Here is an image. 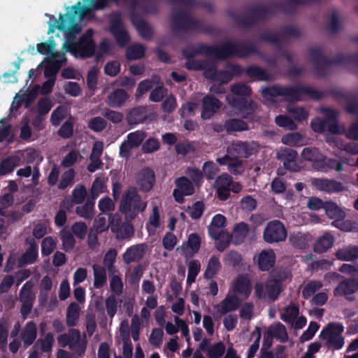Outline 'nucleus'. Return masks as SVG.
<instances>
[{"mask_svg": "<svg viewBox=\"0 0 358 358\" xmlns=\"http://www.w3.org/2000/svg\"><path fill=\"white\" fill-rule=\"evenodd\" d=\"M171 29L173 35L179 32L199 31L210 33V27L206 25L201 20L194 18L185 10L173 12L170 18Z\"/></svg>", "mask_w": 358, "mask_h": 358, "instance_id": "7ed1b4c3", "label": "nucleus"}, {"mask_svg": "<svg viewBox=\"0 0 358 358\" xmlns=\"http://www.w3.org/2000/svg\"><path fill=\"white\" fill-rule=\"evenodd\" d=\"M128 92L122 88L114 90L107 96V104L114 108L122 107L129 100Z\"/></svg>", "mask_w": 358, "mask_h": 358, "instance_id": "393cba45", "label": "nucleus"}, {"mask_svg": "<svg viewBox=\"0 0 358 358\" xmlns=\"http://www.w3.org/2000/svg\"><path fill=\"white\" fill-rule=\"evenodd\" d=\"M87 196V189L83 185H77L72 191V202L76 204L83 203Z\"/></svg>", "mask_w": 358, "mask_h": 358, "instance_id": "69168bd1", "label": "nucleus"}, {"mask_svg": "<svg viewBox=\"0 0 358 358\" xmlns=\"http://www.w3.org/2000/svg\"><path fill=\"white\" fill-rule=\"evenodd\" d=\"M94 273L93 285L95 289L102 288L107 282L106 269L99 264H94L92 266Z\"/></svg>", "mask_w": 358, "mask_h": 358, "instance_id": "e433bc0d", "label": "nucleus"}, {"mask_svg": "<svg viewBox=\"0 0 358 358\" xmlns=\"http://www.w3.org/2000/svg\"><path fill=\"white\" fill-rule=\"evenodd\" d=\"M126 220L120 225L119 230L114 232L117 239H127L134 236V229L131 220Z\"/></svg>", "mask_w": 358, "mask_h": 358, "instance_id": "864d4df0", "label": "nucleus"}, {"mask_svg": "<svg viewBox=\"0 0 358 358\" xmlns=\"http://www.w3.org/2000/svg\"><path fill=\"white\" fill-rule=\"evenodd\" d=\"M251 280L248 275H238L233 285V291L248 299L251 294Z\"/></svg>", "mask_w": 358, "mask_h": 358, "instance_id": "a878e982", "label": "nucleus"}, {"mask_svg": "<svg viewBox=\"0 0 358 358\" xmlns=\"http://www.w3.org/2000/svg\"><path fill=\"white\" fill-rule=\"evenodd\" d=\"M219 45V59L227 60L232 57L246 58L251 55H257L259 50L252 41L235 43L231 41H224Z\"/></svg>", "mask_w": 358, "mask_h": 358, "instance_id": "39448f33", "label": "nucleus"}, {"mask_svg": "<svg viewBox=\"0 0 358 358\" xmlns=\"http://www.w3.org/2000/svg\"><path fill=\"white\" fill-rule=\"evenodd\" d=\"M357 283L355 278H345L339 282L334 290L335 296H345L349 301H353L355 297L352 295L357 291Z\"/></svg>", "mask_w": 358, "mask_h": 358, "instance_id": "dca6fc26", "label": "nucleus"}, {"mask_svg": "<svg viewBox=\"0 0 358 358\" xmlns=\"http://www.w3.org/2000/svg\"><path fill=\"white\" fill-rule=\"evenodd\" d=\"M343 326L340 323H329L323 328L320 334V338L325 341V345L328 350H338L344 345V337L342 333Z\"/></svg>", "mask_w": 358, "mask_h": 358, "instance_id": "6e6552de", "label": "nucleus"}, {"mask_svg": "<svg viewBox=\"0 0 358 358\" xmlns=\"http://www.w3.org/2000/svg\"><path fill=\"white\" fill-rule=\"evenodd\" d=\"M80 310V306L76 302H72L69 305L66 316V322L68 327H73L77 325Z\"/></svg>", "mask_w": 358, "mask_h": 358, "instance_id": "a19ab883", "label": "nucleus"}, {"mask_svg": "<svg viewBox=\"0 0 358 358\" xmlns=\"http://www.w3.org/2000/svg\"><path fill=\"white\" fill-rule=\"evenodd\" d=\"M275 259V254L273 250H264L257 255V259L254 258V260L257 262L260 271H268L274 266Z\"/></svg>", "mask_w": 358, "mask_h": 358, "instance_id": "5701e85b", "label": "nucleus"}, {"mask_svg": "<svg viewBox=\"0 0 358 358\" xmlns=\"http://www.w3.org/2000/svg\"><path fill=\"white\" fill-rule=\"evenodd\" d=\"M303 95H306L314 100H320L323 98L324 93L311 87L301 85L282 86V96L288 102H298Z\"/></svg>", "mask_w": 358, "mask_h": 358, "instance_id": "1a4fd4ad", "label": "nucleus"}, {"mask_svg": "<svg viewBox=\"0 0 358 358\" xmlns=\"http://www.w3.org/2000/svg\"><path fill=\"white\" fill-rule=\"evenodd\" d=\"M59 236L62 242V249L65 252L71 251L76 243V239L73 234L69 230L63 229L59 233Z\"/></svg>", "mask_w": 358, "mask_h": 358, "instance_id": "603ef678", "label": "nucleus"}, {"mask_svg": "<svg viewBox=\"0 0 358 358\" xmlns=\"http://www.w3.org/2000/svg\"><path fill=\"white\" fill-rule=\"evenodd\" d=\"M264 338L266 341H269L268 347H271L273 338H276L282 343L286 342L288 335L285 325L280 322L270 325L264 334Z\"/></svg>", "mask_w": 358, "mask_h": 358, "instance_id": "aec40b11", "label": "nucleus"}, {"mask_svg": "<svg viewBox=\"0 0 358 358\" xmlns=\"http://www.w3.org/2000/svg\"><path fill=\"white\" fill-rule=\"evenodd\" d=\"M94 203L93 199H87L83 206L76 207V213L86 220H92L94 217Z\"/></svg>", "mask_w": 358, "mask_h": 358, "instance_id": "49530a36", "label": "nucleus"}, {"mask_svg": "<svg viewBox=\"0 0 358 358\" xmlns=\"http://www.w3.org/2000/svg\"><path fill=\"white\" fill-rule=\"evenodd\" d=\"M336 257L341 261H355L358 259V246H347L336 251Z\"/></svg>", "mask_w": 358, "mask_h": 358, "instance_id": "58836bf2", "label": "nucleus"}, {"mask_svg": "<svg viewBox=\"0 0 358 358\" xmlns=\"http://www.w3.org/2000/svg\"><path fill=\"white\" fill-rule=\"evenodd\" d=\"M94 31L88 29L78 41L69 42L66 47L76 58H90L95 53L96 44L93 39Z\"/></svg>", "mask_w": 358, "mask_h": 358, "instance_id": "423d86ee", "label": "nucleus"}, {"mask_svg": "<svg viewBox=\"0 0 358 358\" xmlns=\"http://www.w3.org/2000/svg\"><path fill=\"white\" fill-rule=\"evenodd\" d=\"M55 42L53 39H50L48 41L40 43L36 45L37 52L41 55H49L52 57H62L63 60H65L64 54L60 55L58 52H55Z\"/></svg>", "mask_w": 358, "mask_h": 358, "instance_id": "4c0bfd02", "label": "nucleus"}, {"mask_svg": "<svg viewBox=\"0 0 358 358\" xmlns=\"http://www.w3.org/2000/svg\"><path fill=\"white\" fill-rule=\"evenodd\" d=\"M229 104L237 110L243 118L249 117L256 109L254 101L248 97L227 96Z\"/></svg>", "mask_w": 358, "mask_h": 358, "instance_id": "ddd939ff", "label": "nucleus"}, {"mask_svg": "<svg viewBox=\"0 0 358 358\" xmlns=\"http://www.w3.org/2000/svg\"><path fill=\"white\" fill-rule=\"evenodd\" d=\"M334 243V237L329 233H325L317 238L313 250L317 253H323L331 248Z\"/></svg>", "mask_w": 358, "mask_h": 358, "instance_id": "f704fd0d", "label": "nucleus"}, {"mask_svg": "<svg viewBox=\"0 0 358 358\" xmlns=\"http://www.w3.org/2000/svg\"><path fill=\"white\" fill-rule=\"evenodd\" d=\"M332 94L345 99L347 101L345 106V111L348 113L358 116V99L355 97H348L340 90H334Z\"/></svg>", "mask_w": 358, "mask_h": 358, "instance_id": "c03bdc74", "label": "nucleus"}, {"mask_svg": "<svg viewBox=\"0 0 358 358\" xmlns=\"http://www.w3.org/2000/svg\"><path fill=\"white\" fill-rule=\"evenodd\" d=\"M305 5L306 0H283L271 2L268 6L252 5L248 8L245 15L231 12L229 15L238 26L249 29L258 22L268 20L277 12L292 15L296 11L298 6Z\"/></svg>", "mask_w": 358, "mask_h": 358, "instance_id": "f257e3e1", "label": "nucleus"}, {"mask_svg": "<svg viewBox=\"0 0 358 358\" xmlns=\"http://www.w3.org/2000/svg\"><path fill=\"white\" fill-rule=\"evenodd\" d=\"M159 78L157 76L153 75L150 79H145L141 81L136 91L135 96L136 99L141 98L147 92L152 89L153 85L159 83Z\"/></svg>", "mask_w": 358, "mask_h": 358, "instance_id": "79ce46f5", "label": "nucleus"}, {"mask_svg": "<svg viewBox=\"0 0 358 358\" xmlns=\"http://www.w3.org/2000/svg\"><path fill=\"white\" fill-rule=\"evenodd\" d=\"M282 292V280L280 278L270 276L264 285L262 282H257L255 285V296L259 300H267L273 303L278 300Z\"/></svg>", "mask_w": 358, "mask_h": 358, "instance_id": "0eeeda50", "label": "nucleus"}, {"mask_svg": "<svg viewBox=\"0 0 358 358\" xmlns=\"http://www.w3.org/2000/svg\"><path fill=\"white\" fill-rule=\"evenodd\" d=\"M249 233V226L245 222H241L236 224L233 229L232 235L230 236L233 243L236 245H241L243 243L245 238Z\"/></svg>", "mask_w": 358, "mask_h": 358, "instance_id": "2f4dec72", "label": "nucleus"}, {"mask_svg": "<svg viewBox=\"0 0 358 358\" xmlns=\"http://www.w3.org/2000/svg\"><path fill=\"white\" fill-rule=\"evenodd\" d=\"M240 306L241 301L236 295L228 294L222 301L218 312L222 315H225L230 311L237 310Z\"/></svg>", "mask_w": 358, "mask_h": 358, "instance_id": "7c9ffc66", "label": "nucleus"}, {"mask_svg": "<svg viewBox=\"0 0 358 358\" xmlns=\"http://www.w3.org/2000/svg\"><path fill=\"white\" fill-rule=\"evenodd\" d=\"M147 248L146 243H139L128 248L122 255L123 261L127 264L139 262L143 258Z\"/></svg>", "mask_w": 358, "mask_h": 358, "instance_id": "4be33fe9", "label": "nucleus"}, {"mask_svg": "<svg viewBox=\"0 0 358 358\" xmlns=\"http://www.w3.org/2000/svg\"><path fill=\"white\" fill-rule=\"evenodd\" d=\"M131 21L137 29L139 35L145 40H150L154 36V30L150 24L136 13L131 16Z\"/></svg>", "mask_w": 358, "mask_h": 358, "instance_id": "b1692460", "label": "nucleus"}, {"mask_svg": "<svg viewBox=\"0 0 358 358\" xmlns=\"http://www.w3.org/2000/svg\"><path fill=\"white\" fill-rule=\"evenodd\" d=\"M322 287V283L320 281L313 280L308 282L302 290V296L305 299H308L317 291Z\"/></svg>", "mask_w": 358, "mask_h": 358, "instance_id": "0e129e2a", "label": "nucleus"}, {"mask_svg": "<svg viewBox=\"0 0 358 358\" xmlns=\"http://www.w3.org/2000/svg\"><path fill=\"white\" fill-rule=\"evenodd\" d=\"M95 229H91L89 231L87 236V242L90 248L94 250L98 245V234L106 231L108 227H104L103 225L99 227H94Z\"/></svg>", "mask_w": 358, "mask_h": 358, "instance_id": "13d9d810", "label": "nucleus"}, {"mask_svg": "<svg viewBox=\"0 0 358 358\" xmlns=\"http://www.w3.org/2000/svg\"><path fill=\"white\" fill-rule=\"evenodd\" d=\"M221 264L219 257L215 255L212 256L208 262V265L204 272V278L210 280L213 278L220 271Z\"/></svg>", "mask_w": 358, "mask_h": 358, "instance_id": "a18cd8bd", "label": "nucleus"}, {"mask_svg": "<svg viewBox=\"0 0 358 358\" xmlns=\"http://www.w3.org/2000/svg\"><path fill=\"white\" fill-rule=\"evenodd\" d=\"M282 142L285 145L291 146H301L303 145V137L298 132L290 133L282 136Z\"/></svg>", "mask_w": 358, "mask_h": 358, "instance_id": "338daca9", "label": "nucleus"}, {"mask_svg": "<svg viewBox=\"0 0 358 358\" xmlns=\"http://www.w3.org/2000/svg\"><path fill=\"white\" fill-rule=\"evenodd\" d=\"M353 41L358 43V36L354 37ZM308 53L319 78L324 77L327 68L331 65L355 64L358 66V54H338L331 59H327L322 49L318 47L310 48Z\"/></svg>", "mask_w": 358, "mask_h": 358, "instance_id": "f03ea898", "label": "nucleus"}, {"mask_svg": "<svg viewBox=\"0 0 358 358\" xmlns=\"http://www.w3.org/2000/svg\"><path fill=\"white\" fill-rule=\"evenodd\" d=\"M227 152L232 157L248 158L253 155L254 149L248 141H237L228 146Z\"/></svg>", "mask_w": 358, "mask_h": 358, "instance_id": "6ab92c4d", "label": "nucleus"}, {"mask_svg": "<svg viewBox=\"0 0 358 358\" xmlns=\"http://www.w3.org/2000/svg\"><path fill=\"white\" fill-rule=\"evenodd\" d=\"M56 58L57 57H52L47 60L44 69V76L45 78L54 77L59 71L62 66V61Z\"/></svg>", "mask_w": 358, "mask_h": 358, "instance_id": "5fc2aeb1", "label": "nucleus"}, {"mask_svg": "<svg viewBox=\"0 0 358 358\" xmlns=\"http://www.w3.org/2000/svg\"><path fill=\"white\" fill-rule=\"evenodd\" d=\"M176 188L173 191V196L176 202L182 203L185 196H191L194 193V186L192 182L185 176L176 179Z\"/></svg>", "mask_w": 358, "mask_h": 358, "instance_id": "2eb2a0df", "label": "nucleus"}, {"mask_svg": "<svg viewBox=\"0 0 358 358\" xmlns=\"http://www.w3.org/2000/svg\"><path fill=\"white\" fill-rule=\"evenodd\" d=\"M245 73L247 76L255 78L258 81H268L271 80V76L266 70L257 65H250L245 68Z\"/></svg>", "mask_w": 358, "mask_h": 358, "instance_id": "473e14b6", "label": "nucleus"}, {"mask_svg": "<svg viewBox=\"0 0 358 358\" xmlns=\"http://www.w3.org/2000/svg\"><path fill=\"white\" fill-rule=\"evenodd\" d=\"M231 92L236 96H240L239 97H249L252 94L251 87L243 83L232 85Z\"/></svg>", "mask_w": 358, "mask_h": 358, "instance_id": "052dcab7", "label": "nucleus"}, {"mask_svg": "<svg viewBox=\"0 0 358 358\" xmlns=\"http://www.w3.org/2000/svg\"><path fill=\"white\" fill-rule=\"evenodd\" d=\"M307 235L301 233H293L289 236V242L296 248L304 249L307 245Z\"/></svg>", "mask_w": 358, "mask_h": 358, "instance_id": "e2e57ef3", "label": "nucleus"}, {"mask_svg": "<svg viewBox=\"0 0 358 358\" xmlns=\"http://www.w3.org/2000/svg\"><path fill=\"white\" fill-rule=\"evenodd\" d=\"M155 182V175L153 170L149 167L144 168L139 176L138 185L145 192L151 190Z\"/></svg>", "mask_w": 358, "mask_h": 358, "instance_id": "bb28decb", "label": "nucleus"}, {"mask_svg": "<svg viewBox=\"0 0 358 358\" xmlns=\"http://www.w3.org/2000/svg\"><path fill=\"white\" fill-rule=\"evenodd\" d=\"M279 34L280 40L285 38H298L301 36V31L297 27L287 25L280 29Z\"/></svg>", "mask_w": 358, "mask_h": 358, "instance_id": "680f3d73", "label": "nucleus"}, {"mask_svg": "<svg viewBox=\"0 0 358 358\" xmlns=\"http://www.w3.org/2000/svg\"><path fill=\"white\" fill-rule=\"evenodd\" d=\"M209 232L211 236L217 241L215 243V247L218 251L223 252L227 248L229 247L231 239L229 234L224 233L223 231L217 233L215 229L213 228H210Z\"/></svg>", "mask_w": 358, "mask_h": 358, "instance_id": "72a5a7b5", "label": "nucleus"}, {"mask_svg": "<svg viewBox=\"0 0 358 358\" xmlns=\"http://www.w3.org/2000/svg\"><path fill=\"white\" fill-rule=\"evenodd\" d=\"M324 210L327 217L335 221L343 220L345 217V213L333 201H326Z\"/></svg>", "mask_w": 358, "mask_h": 358, "instance_id": "ea45409f", "label": "nucleus"}, {"mask_svg": "<svg viewBox=\"0 0 358 358\" xmlns=\"http://www.w3.org/2000/svg\"><path fill=\"white\" fill-rule=\"evenodd\" d=\"M110 31L120 48H124L130 39L119 17L112 20Z\"/></svg>", "mask_w": 358, "mask_h": 358, "instance_id": "f3484780", "label": "nucleus"}, {"mask_svg": "<svg viewBox=\"0 0 358 358\" xmlns=\"http://www.w3.org/2000/svg\"><path fill=\"white\" fill-rule=\"evenodd\" d=\"M225 352V345L223 342L219 341L208 347L206 356L208 358H222Z\"/></svg>", "mask_w": 358, "mask_h": 358, "instance_id": "6e6d98bb", "label": "nucleus"}, {"mask_svg": "<svg viewBox=\"0 0 358 358\" xmlns=\"http://www.w3.org/2000/svg\"><path fill=\"white\" fill-rule=\"evenodd\" d=\"M145 48L140 43H134L126 49L125 56L129 61L137 60L144 57Z\"/></svg>", "mask_w": 358, "mask_h": 358, "instance_id": "37998d69", "label": "nucleus"}, {"mask_svg": "<svg viewBox=\"0 0 358 358\" xmlns=\"http://www.w3.org/2000/svg\"><path fill=\"white\" fill-rule=\"evenodd\" d=\"M287 230L279 220H273L267 223L263 233L264 240L268 243L284 241L287 238Z\"/></svg>", "mask_w": 358, "mask_h": 358, "instance_id": "9d476101", "label": "nucleus"}, {"mask_svg": "<svg viewBox=\"0 0 358 358\" xmlns=\"http://www.w3.org/2000/svg\"><path fill=\"white\" fill-rule=\"evenodd\" d=\"M101 115L104 118L114 124H119L124 119V115L121 112L115 111L108 108H103L101 110Z\"/></svg>", "mask_w": 358, "mask_h": 358, "instance_id": "774afa93", "label": "nucleus"}, {"mask_svg": "<svg viewBox=\"0 0 358 358\" xmlns=\"http://www.w3.org/2000/svg\"><path fill=\"white\" fill-rule=\"evenodd\" d=\"M182 55L187 59H193L197 55L213 56L219 59V45H210L198 43L189 45L182 50Z\"/></svg>", "mask_w": 358, "mask_h": 358, "instance_id": "f8f14e48", "label": "nucleus"}, {"mask_svg": "<svg viewBox=\"0 0 358 358\" xmlns=\"http://www.w3.org/2000/svg\"><path fill=\"white\" fill-rule=\"evenodd\" d=\"M316 169L325 173L330 170H336L338 172H341L343 169V164L341 162L335 159L326 158L324 155L322 159H320V162Z\"/></svg>", "mask_w": 358, "mask_h": 358, "instance_id": "c9c22d12", "label": "nucleus"}, {"mask_svg": "<svg viewBox=\"0 0 358 358\" xmlns=\"http://www.w3.org/2000/svg\"><path fill=\"white\" fill-rule=\"evenodd\" d=\"M34 286V283L29 280L23 285L19 293L20 301L22 303L20 313L24 320L31 313L35 301L36 296L32 291Z\"/></svg>", "mask_w": 358, "mask_h": 358, "instance_id": "9b49d317", "label": "nucleus"}, {"mask_svg": "<svg viewBox=\"0 0 358 358\" xmlns=\"http://www.w3.org/2000/svg\"><path fill=\"white\" fill-rule=\"evenodd\" d=\"M146 207L147 203L142 201L136 188L134 187H129L124 192L120 203V210L127 220H134Z\"/></svg>", "mask_w": 358, "mask_h": 358, "instance_id": "20e7f679", "label": "nucleus"}, {"mask_svg": "<svg viewBox=\"0 0 358 358\" xmlns=\"http://www.w3.org/2000/svg\"><path fill=\"white\" fill-rule=\"evenodd\" d=\"M232 177L227 173H222L215 180L217 198L222 201H227L230 196V185Z\"/></svg>", "mask_w": 358, "mask_h": 358, "instance_id": "412c9836", "label": "nucleus"}, {"mask_svg": "<svg viewBox=\"0 0 358 358\" xmlns=\"http://www.w3.org/2000/svg\"><path fill=\"white\" fill-rule=\"evenodd\" d=\"M249 127L245 121L240 119H229L225 121V130L230 134L235 131L248 130Z\"/></svg>", "mask_w": 358, "mask_h": 358, "instance_id": "09e8293b", "label": "nucleus"}, {"mask_svg": "<svg viewBox=\"0 0 358 358\" xmlns=\"http://www.w3.org/2000/svg\"><path fill=\"white\" fill-rule=\"evenodd\" d=\"M20 158L17 156L8 157L0 163V176L11 173L19 165Z\"/></svg>", "mask_w": 358, "mask_h": 358, "instance_id": "de8ad7c7", "label": "nucleus"}, {"mask_svg": "<svg viewBox=\"0 0 358 358\" xmlns=\"http://www.w3.org/2000/svg\"><path fill=\"white\" fill-rule=\"evenodd\" d=\"M301 157L304 160L313 162L315 167L317 166L320 159H322L323 155L316 148H305L301 152Z\"/></svg>", "mask_w": 358, "mask_h": 358, "instance_id": "3c124183", "label": "nucleus"}, {"mask_svg": "<svg viewBox=\"0 0 358 358\" xmlns=\"http://www.w3.org/2000/svg\"><path fill=\"white\" fill-rule=\"evenodd\" d=\"M37 337L36 324L34 321L28 322L22 332L21 333V338L25 347H29L34 343Z\"/></svg>", "mask_w": 358, "mask_h": 358, "instance_id": "c756f323", "label": "nucleus"}, {"mask_svg": "<svg viewBox=\"0 0 358 358\" xmlns=\"http://www.w3.org/2000/svg\"><path fill=\"white\" fill-rule=\"evenodd\" d=\"M117 255V250L114 248L109 249L104 255L103 259V267L106 268L110 273L115 272L114 264Z\"/></svg>", "mask_w": 358, "mask_h": 358, "instance_id": "4d7b16f0", "label": "nucleus"}, {"mask_svg": "<svg viewBox=\"0 0 358 358\" xmlns=\"http://www.w3.org/2000/svg\"><path fill=\"white\" fill-rule=\"evenodd\" d=\"M327 112V123L325 127V130L333 134H340L338 122L336 120V113L334 110L325 108Z\"/></svg>", "mask_w": 358, "mask_h": 358, "instance_id": "8fccbe9b", "label": "nucleus"}, {"mask_svg": "<svg viewBox=\"0 0 358 358\" xmlns=\"http://www.w3.org/2000/svg\"><path fill=\"white\" fill-rule=\"evenodd\" d=\"M147 109L145 106H138L131 108L127 114V121L129 124H138L146 119Z\"/></svg>", "mask_w": 358, "mask_h": 358, "instance_id": "c85d7f7f", "label": "nucleus"}, {"mask_svg": "<svg viewBox=\"0 0 358 358\" xmlns=\"http://www.w3.org/2000/svg\"><path fill=\"white\" fill-rule=\"evenodd\" d=\"M29 244V246L19 259V262L22 266L34 264L38 257V247L36 241L31 239Z\"/></svg>", "mask_w": 358, "mask_h": 358, "instance_id": "cd10ccee", "label": "nucleus"}, {"mask_svg": "<svg viewBox=\"0 0 358 358\" xmlns=\"http://www.w3.org/2000/svg\"><path fill=\"white\" fill-rule=\"evenodd\" d=\"M310 182L312 186L318 191L330 194L346 190L345 186L342 182L334 179L313 178L310 180Z\"/></svg>", "mask_w": 358, "mask_h": 358, "instance_id": "4468645a", "label": "nucleus"}, {"mask_svg": "<svg viewBox=\"0 0 358 358\" xmlns=\"http://www.w3.org/2000/svg\"><path fill=\"white\" fill-rule=\"evenodd\" d=\"M221 103L214 95H206L202 99V110L201 117L203 120L211 118L220 108Z\"/></svg>", "mask_w": 358, "mask_h": 358, "instance_id": "a211bd4d", "label": "nucleus"}, {"mask_svg": "<svg viewBox=\"0 0 358 358\" xmlns=\"http://www.w3.org/2000/svg\"><path fill=\"white\" fill-rule=\"evenodd\" d=\"M258 39L261 41L271 43L276 47H280V37L279 32L278 34H274L269 30H266L258 35Z\"/></svg>", "mask_w": 358, "mask_h": 358, "instance_id": "bf43d9fd", "label": "nucleus"}]
</instances>
